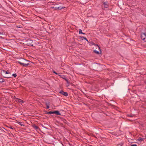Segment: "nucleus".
<instances>
[{
    "label": "nucleus",
    "mask_w": 146,
    "mask_h": 146,
    "mask_svg": "<svg viewBox=\"0 0 146 146\" xmlns=\"http://www.w3.org/2000/svg\"><path fill=\"white\" fill-rule=\"evenodd\" d=\"M9 128H11V129H13V127H12V126H11L10 127H9Z\"/></svg>",
    "instance_id": "obj_30"
},
{
    "label": "nucleus",
    "mask_w": 146,
    "mask_h": 146,
    "mask_svg": "<svg viewBox=\"0 0 146 146\" xmlns=\"http://www.w3.org/2000/svg\"><path fill=\"white\" fill-rule=\"evenodd\" d=\"M59 76H60V77L62 78V77H63V76L60 75H59Z\"/></svg>",
    "instance_id": "obj_31"
},
{
    "label": "nucleus",
    "mask_w": 146,
    "mask_h": 146,
    "mask_svg": "<svg viewBox=\"0 0 146 146\" xmlns=\"http://www.w3.org/2000/svg\"><path fill=\"white\" fill-rule=\"evenodd\" d=\"M99 49H100V48L99 47Z\"/></svg>",
    "instance_id": "obj_33"
},
{
    "label": "nucleus",
    "mask_w": 146,
    "mask_h": 146,
    "mask_svg": "<svg viewBox=\"0 0 146 146\" xmlns=\"http://www.w3.org/2000/svg\"><path fill=\"white\" fill-rule=\"evenodd\" d=\"M82 38H84V37H82ZM84 39L85 40H86L87 41V42H88V43L89 42L88 40L87 39V38L86 37L84 38Z\"/></svg>",
    "instance_id": "obj_20"
},
{
    "label": "nucleus",
    "mask_w": 146,
    "mask_h": 146,
    "mask_svg": "<svg viewBox=\"0 0 146 146\" xmlns=\"http://www.w3.org/2000/svg\"><path fill=\"white\" fill-rule=\"evenodd\" d=\"M103 4L104 5V6L105 8H107L108 7V5L107 4V2H104L103 3Z\"/></svg>",
    "instance_id": "obj_8"
},
{
    "label": "nucleus",
    "mask_w": 146,
    "mask_h": 146,
    "mask_svg": "<svg viewBox=\"0 0 146 146\" xmlns=\"http://www.w3.org/2000/svg\"><path fill=\"white\" fill-rule=\"evenodd\" d=\"M17 100H18V102H21L22 103H24L25 102L24 101L19 99H18Z\"/></svg>",
    "instance_id": "obj_9"
},
{
    "label": "nucleus",
    "mask_w": 146,
    "mask_h": 146,
    "mask_svg": "<svg viewBox=\"0 0 146 146\" xmlns=\"http://www.w3.org/2000/svg\"><path fill=\"white\" fill-rule=\"evenodd\" d=\"M53 114H55L57 115H61L60 113L58 110L54 111Z\"/></svg>",
    "instance_id": "obj_6"
},
{
    "label": "nucleus",
    "mask_w": 146,
    "mask_h": 146,
    "mask_svg": "<svg viewBox=\"0 0 146 146\" xmlns=\"http://www.w3.org/2000/svg\"><path fill=\"white\" fill-rule=\"evenodd\" d=\"M0 135L1 134V133L3 132H4L3 130H2L1 129V127H0Z\"/></svg>",
    "instance_id": "obj_18"
},
{
    "label": "nucleus",
    "mask_w": 146,
    "mask_h": 146,
    "mask_svg": "<svg viewBox=\"0 0 146 146\" xmlns=\"http://www.w3.org/2000/svg\"><path fill=\"white\" fill-rule=\"evenodd\" d=\"M79 33V34H82L83 35H85V33H83L82 32V31L81 29H80Z\"/></svg>",
    "instance_id": "obj_10"
},
{
    "label": "nucleus",
    "mask_w": 146,
    "mask_h": 146,
    "mask_svg": "<svg viewBox=\"0 0 146 146\" xmlns=\"http://www.w3.org/2000/svg\"><path fill=\"white\" fill-rule=\"evenodd\" d=\"M63 77H62V78L64 79V80H66V78L65 77V76L63 75Z\"/></svg>",
    "instance_id": "obj_23"
},
{
    "label": "nucleus",
    "mask_w": 146,
    "mask_h": 146,
    "mask_svg": "<svg viewBox=\"0 0 146 146\" xmlns=\"http://www.w3.org/2000/svg\"><path fill=\"white\" fill-rule=\"evenodd\" d=\"M141 37L142 40L145 42L146 41V35L145 33H142L141 35Z\"/></svg>",
    "instance_id": "obj_4"
},
{
    "label": "nucleus",
    "mask_w": 146,
    "mask_h": 146,
    "mask_svg": "<svg viewBox=\"0 0 146 146\" xmlns=\"http://www.w3.org/2000/svg\"><path fill=\"white\" fill-rule=\"evenodd\" d=\"M44 113L45 114H48V111H44Z\"/></svg>",
    "instance_id": "obj_26"
},
{
    "label": "nucleus",
    "mask_w": 146,
    "mask_h": 146,
    "mask_svg": "<svg viewBox=\"0 0 146 146\" xmlns=\"http://www.w3.org/2000/svg\"><path fill=\"white\" fill-rule=\"evenodd\" d=\"M12 76H14V77L15 78L17 76V74H12Z\"/></svg>",
    "instance_id": "obj_19"
},
{
    "label": "nucleus",
    "mask_w": 146,
    "mask_h": 146,
    "mask_svg": "<svg viewBox=\"0 0 146 146\" xmlns=\"http://www.w3.org/2000/svg\"><path fill=\"white\" fill-rule=\"evenodd\" d=\"M5 82V80L3 78H0V82L2 83Z\"/></svg>",
    "instance_id": "obj_12"
},
{
    "label": "nucleus",
    "mask_w": 146,
    "mask_h": 146,
    "mask_svg": "<svg viewBox=\"0 0 146 146\" xmlns=\"http://www.w3.org/2000/svg\"><path fill=\"white\" fill-rule=\"evenodd\" d=\"M144 139V138H139L138 139V140H139V141H143Z\"/></svg>",
    "instance_id": "obj_15"
},
{
    "label": "nucleus",
    "mask_w": 146,
    "mask_h": 146,
    "mask_svg": "<svg viewBox=\"0 0 146 146\" xmlns=\"http://www.w3.org/2000/svg\"><path fill=\"white\" fill-rule=\"evenodd\" d=\"M65 80L67 84H69V83H70V82H69L68 80L67 79H66V80Z\"/></svg>",
    "instance_id": "obj_21"
},
{
    "label": "nucleus",
    "mask_w": 146,
    "mask_h": 146,
    "mask_svg": "<svg viewBox=\"0 0 146 146\" xmlns=\"http://www.w3.org/2000/svg\"><path fill=\"white\" fill-rule=\"evenodd\" d=\"M17 62L25 67H26L27 66L29 65V61L24 59H22L20 61H17Z\"/></svg>",
    "instance_id": "obj_1"
},
{
    "label": "nucleus",
    "mask_w": 146,
    "mask_h": 146,
    "mask_svg": "<svg viewBox=\"0 0 146 146\" xmlns=\"http://www.w3.org/2000/svg\"><path fill=\"white\" fill-rule=\"evenodd\" d=\"M5 77V78H10L12 77V76L11 75H10V76L7 75V76H6Z\"/></svg>",
    "instance_id": "obj_17"
},
{
    "label": "nucleus",
    "mask_w": 146,
    "mask_h": 146,
    "mask_svg": "<svg viewBox=\"0 0 146 146\" xmlns=\"http://www.w3.org/2000/svg\"><path fill=\"white\" fill-rule=\"evenodd\" d=\"M18 123L21 126H25V125L23 124H22L21 122H18Z\"/></svg>",
    "instance_id": "obj_13"
},
{
    "label": "nucleus",
    "mask_w": 146,
    "mask_h": 146,
    "mask_svg": "<svg viewBox=\"0 0 146 146\" xmlns=\"http://www.w3.org/2000/svg\"><path fill=\"white\" fill-rule=\"evenodd\" d=\"M32 126L36 130H38V129H40L39 127L38 126L36 125L35 124L33 125Z\"/></svg>",
    "instance_id": "obj_7"
},
{
    "label": "nucleus",
    "mask_w": 146,
    "mask_h": 146,
    "mask_svg": "<svg viewBox=\"0 0 146 146\" xmlns=\"http://www.w3.org/2000/svg\"><path fill=\"white\" fill-rule=\"evenodd\" d=\"M53 5V6L51 7L52 8L56 10H61L62 9H63L64 8V7H62L60 6H59L57 4H55L54 5V4H52Z\"/></svg>",
    "instance_id": "obj_3"
},
{
    "label": "nucleus",
    "mask_w": 146,
    "mask_h": 146,
    "mask_svg": "<svg viewBox=\"0 0 146 146\" xmlns=\"http://www.w3.org/2000/svg\"><path fill=\"white\" fill-rule=\"evenodd\" d=\"M80 39L82 40H83V39H84V38H83L82 37H84V38H85V37H84V36H80Z\"/></svg>",
    "instance_id": "obj_22"
},
{
    "label": "nucleus",
    "mask_w": 146,
    "mask_h": 146,
    "mask_svg": "<svg viewBox=\"0 0 146 146\" xmlns=\"http://www.w3.org/2000/svg\"><path fill=\"white\" fill-rule=\"evenodd\" d=\"M54 111H48V114H53Z\"/></svg>",
    "instance_id": "obj_16"
},
{
    "label": "nucleus",
    "mask_w": 146,
    "mask_h": 146,
    "mask_svg": "<svg viewBox=\"0 0 146 146\" xmlns=\"http://www.w3.org/2000/svg\"><path fill=\"white\" fill-rule=\"evenodd\" d=\"M45 104L46 105V106H49V103L48 102V103H47V102H46V103H45Z\"/></svg>",
    "instance_id": "obj_24"
},
{
    "label": "nucleus",
    "mask_w": 146,
    "mask_h": 146,
    "mask_svg": "<svg viewBox=\"0 0 146 146\" xmlns=\"http://www.w3.org/2000/svg\"><path fill=\"white\" fill-rule=\"evenodd\" d=\"M59 93L63 95V96H68V93L67 92H64L63 91V90H61L59 92Z\"/></svg>",
    "instance_id": "obj_5"
},
{
    "label": "nucleus",
    "mask_w": 146,
    "mask_h": 146,
    "mask_svg": "<svg viewBox=\"0 0 146 146\" xmlns=\"http://www.w3.org/2000/svg\"><path fill=\"white\" fill-rule=\"evenodd\" d=\"M94 52L97 54H100V52L99 51H97L96 50H95L94 51Z\"/></svg>",
    "instance_id": "obj_14"
},
{
    "label": "nucleus",
    "mask_w": 146,
    "mask_h": 146,
    "mask_svg": "<svg viewBox=\"0 0 146 146\" xmlns=\"http://www.w3.org/2000/svg\"><path fill=\"white\" fill-rule=\"evenodd\" d=\"M33 43V40L30 39H28L26 42V44L28 46H36L34 45Z\"/></svg>",
    "instance_id": "obj_2"
},
{
    "label": "nucleus",
    "mask_w": 146,
    "mask_h": 146,
    "mask_svg": "<svg viewBox=\"0 0 146 146\" xmlns=\"http://www.w3.org/2000/svg\"><path fill=\"white\" fill-rule=\"evenodd\" d=\"M10 74V73L8 71H6L5 72V74Z\"/></svg>",
    "instance_id": "obj_25"
},
{
    "label": "nucleus",
    "mask_w": 146,
    "mask_h": 146,
    "mask_svg": "<svg viewBox=\"0 0 146 146\" xmlns=\"http://www.w3.org/2000/svg\"><path fill=\"white\" fill-rule=\"evenodd\" d=\"M1 32H0V35H1Z\"/></svg>",
    "instance_id": "obj_32"
},
{
    "label": "nucleus",
    "mask_w": 146,
    "mask_h": 146,
    "mask_svg": "<svg viewBox=\"0 0 146 146\" xmlns=\"http://www.w3.org/2000/svg\"><path fill=\"white\" fill-rule=\"evenodd\" d=\"M46 106V108L47 109H48L49 108V106Z\"/></svg>",
    "instance_id": "obj_29"
},
{
    "label": "nucleus",
    "mask_w": 146,
    "mask_h": 146,
    "mask_svg": "<svg viewBox=\"0 0 146 146\" xmlns=\"http://www.w3.org/2000/svg\"><path fill=\"white\" fill-rule=\"evenodd\" d=\"M62 120L63 121L64 123L66 124H67V121L65 119L63 118H62Z\"/></svg>",
    "instance_id": "obj_11"
},
{
    "label": "nucleus",
    "mask_w": 146,
    "mask_h": 146,
    "mask_svg": "<svg viewBox=\"0 0 146 146\" xmlns=\"http://www.w3.org/2000/svg\"><path fill=\"white\" fill-rule=\"evenodd\" d=\"M131 146H137V145L136 144H133L131 145Z\"/></svg>",
    "instance_id": "obj_28"
},
{
    "label": "nucleus",
    "mask_w": 146,
    "mask_h": 146,
    "mask_svg": "<svg viewBox=\"0 0 146 146\" xmlns=\"http://www.w3.org/2000/svg\"><path fill=\"white\" fill-rule=\"evenodd\" d=\"M53 72L55 73V74H56L57 75L58 74L57 73H56V72L54 70H53Z\"/></svg>",
    "instance_id": "obj_27"
}]
</instances>
